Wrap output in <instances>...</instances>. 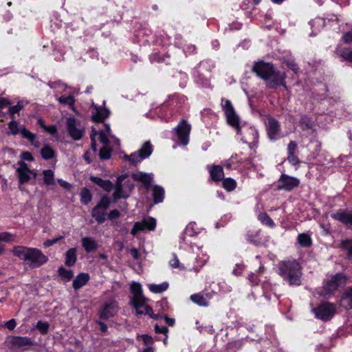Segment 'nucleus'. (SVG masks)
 <instances>
[{"label":"nucleus","mask_w":352,"mask_h":352,"mask_svg":"<svg viewBox=\"0 0 352 352\" xmlns=\"http://www.w3.org/2000/svg\"><path fill=\"white\" fill-rule=\"evenodd\" d=\"M12 252L14 256L31 269L38 268L48 261V257L36 248L17 245L13 248Z\"/></svg>","instance_id":"nucleus-1"},{"label":"nucleus","mask_w":352,"mask_h":352,"mask_svg":"<svg viewBox=\"0 0 352 352\" xmlns=\"http://www.w3.org/2000/svg\"><path fill=\"white\" fill-rule=\"evenodd\" d=\"M253 71L265 81L266 85L270 88L285 86V74L276 70L271 63L263 61L256 63L253 67Z\"/></svg>","instance_id":"nucleus-2"},{"label":"nucleus","mask_w":352,"mask_h":352,"mask_svg":"<svg viewBox=\"0 0 352 352\" xmlns=\"http://www.w3.org/2000/svg\"><path fill=\"white\" fill-rule=\"evenodd\" d=\"M278 274L290 285L301 284L302 267L295 259L282 261L278 265Z\"/></svg>","instance_id":"nucleus-3"},{"label":"nucleus","mask_w":352,"mask_h":352,"mask_svg":"<svg viewBox=\"0 0 352 352\" xmlns=\"http://www.w3.org/2000/svg\"><path fill=\"white\" fill-rule=\"evenodd\" d=\"M8 129L10 134L16 135L20 134L22 138L27 139L34 146L38 148L40 146V142L36 139V135L29 130L25 126L20 125L19 122L12 119L8 124Z\"/></svg>","instance_id":"nucleus-4"},{"label":"nucleus","mask_w":352,"mask_h":352,"mask_svg":"<svg viewBox=\"0 0 352 352\" xmlns=\"http://www.w3.org/2000/svg\"><path fill=\"white\" fill-rule=\"evenodd\" d=\"M110 126L109 124L104 125V129L101 130L99 135V140L104 146L100 148L99 152L100 157L102 160H108L111 155V149L109 147L110 142L109 138L114 140L116 143L119 145V140L114 136H110Z\"/></svg>","instance_id":"nucleus-5"},{"label":"nucleus","mask_w":352,"mask_h":352,"mask_svg":"<svg viewBox=\"0 0 352 352\" xmlns=\"http://www.w3.org/2000/svg\"><path fill=\"white\" fill-rule=\"evenodd\" d=\"M221 105L226 117L227 122L236 129L237 133H240L241 129L239 123V118L234 111L231 102L227 99H222Z\"/></svg>","instance_id":"nucleus-6"},{"label":"nucleus","mask_w":352,"mask_h":352,"mask_svg":"<svg viewBox=\"0 0 352 352\" xmlns=\"http://www.w3.org/2000/svg\"><path fill=\"white\" fill-rule=\"evenodd\" d=\"M153 152V146L150 142H146L138 151L129 155H125L124 158L129 160L132 164H137L143 160L148 157Z\"/></svg>","instance_id":"nucleus-7"},{"label":"nucleus","mask_w":352,"mask_h":352,"mask_svg":"<svg viewBox=\"0 0 352 352\" xmlns=\"http://www.w3.org/2000/svg\"><path fill=\"white\" fill-rule=\"evenodd\" d=\"M16 172L19 178V186L28 182L32 177L35 179L37 176V170L30 169L28 164L23 161L17 162Z\"/></svg>","instance_id":"nucleus-8"},{"label":"nucleus","mask_w":352,"mask_h":352,"mask_svg":"<svg viewBox=\"0 0 352 352\" xmlns=\"http://www.w3.org/2000/svg\"><path fill=\"white\" fill-rule=\"evenodd\" d=\"M316 318L323 321L329 320L336 313V306L333 303L323 302L313 309Z\"/></svg>","instance_id":"nucleus-9"},{"label":"nucleus","mask_w":352,"mask_h":352,"mask_svg":"<svg viewBox=\"0 0 352 352\" xmlns=\"http://www.w3.org/2000/svg\"><path fill=\"white\" fill-rule=\"evenodd\" d=\"M265 126L267 137L271 141H276L283 137L280 124L275 118H267Z\"/></svg>","instance_id":"nucleus-10"},{"label":"nucleus","mask_w":352,"mask_h":352,"mask_svg":"<svg viewBox=\"0 0 352 352\" xmlns=\"http://www.w3.org/2000/svg\"><path fill=\"white\" fill-rule=\"evenodd\" d=\"M346 276L341 273L333 276L330 280H327L324 285V294H328L336 291L338 287L346 283Z\"/></svg>","instance_id":"nucleus-11"},{"label":"nucleus","mask_w":352,"mask_h":352,"mask_svg":"<svg viewBox=\"0 0 352 352\" xmlns=\"http://www.w3.org/2000/svg\"><path fill=\"white\" fill-rule=\"evenodd\" d=\"M300 184V180L286 174H282L277 182V189L291 191Z\"/></svg>","instance_id":"nucleus-12"},{"label":"nucleus","mask_w":352,"mask_h":352,"mask_svg":"<svg viewBox=\"0 0 352 352\" xmlns=\"http://www.w3.org/2000/svg\"><path fill=\"white\" fill-rule=\"evenodd\" d=\"M190 129V125L188 124L184 120H182L179 124L173 129L175 135L177 136L178 140L184 146L188 144Z\"/></svg>","instance_id":"nucleus-13"},{"label":"nucleus","mask_w":352,"mask_h":352,"mask_svg":"<svg viewBox=\"0 0 352 352\" xmlns=\"http://www.w3.org/2000/svg\"><path fill=\"white\" fill-rule=\"evenodd\" d=\"M156 226V221L153 217L144 218L141 221L135 222L131 231L133 236H135L139 232L145 230H154Z\"/></svg>","instance_id":"nucleus-14"},{"label":"nucleus","mask_w":352,"mask_h":352,"mask_svg":"<svg viewBox=\"0 0 352 352\" xmlns=\"http://www.w3.org/2000/svg\"><path fill=\"white\" fill-rule=\"evenodd\" d=\"M67 127L69 135L76 140L81 139L84 132L80 123L74 118L69 117L67 120Z\"/></svg>","instance_id":"nucleus-15"},{"label":"nucleus","mask_w":352,"mask_h":352,"mask_svg":"<svg viewBox=\"0 0 352 352\" xmlns=\"http://www.w3.org/2000/svg\"><path fill=\"white\" fill-rule=\"evenodd\" d=\"M9 346L14 350L23 349L33 344L32 340L28 337L12 336L8 339Z\"/></svg>","instance_id":"nucleus-16"},{"label":"nucleus","mask_w":352,"mask_h":352,"mask_svg":"<svg viewBox=\"0 0 352 352\" xmlns=\"http://www.w3.org/2000/svg\"><path fill=\"white\" fill-rule=\"evenodd\" d=\"M342 40L346 44L352 45V30L342 36ZM336 54L344 59L352 63V50L348 48L339 47L336 49Z\"/></svg>","instance_id":"nucleus-17"},{"label":"nucleus","mask_w":352,"mask_h":352,"mask_svg":"<svg viewBox=\"0 0 352 352\" xmlns=\"http://www.w3.org/2000/svg\"><path fill=\"white\" fill-rule=\"evenodd\" d=\"M118 311V304L115 300H109L105 302L99 311L100 317L102 319H109L113 317Z\"/></svg>","instance_id":"nucleus-18"},{"label":"nucleus","mask_w":352,"mask_h":352,"mask_svg":"<svg viewBox=\"0 0 352 352\" xmlns=\"http://www.w3.org/2000/svg\"><path fill=\"white\" fill-rule=\"evenodd\" d=\"M132 303L135 309L137 315H148L151 318H157V315L153 314L152 308L146 305V299L142 300L140 302H133Z\"/></svg>","instance_id":"nucleus-19"},{"label":"nucleus","mask_w":352,"mask_h":352,"mask_svg":"<svg viewBox=\"0 0 352 352\" xmlns=\"http://www.w3.org/2000/svg\"><path fill=\"white\" fill-rule=\"evenodd\" d=\"M331 217L346 225L352 226V210L344 211L340 210L331 214Z\"/></svg>","instance_id":"nucleus-20"},{"label":"nucleus","mask_w":352,"mask_h":352,"mask_svg":"<svg viewBox=\"0 0 352 352\" xmlns=\"http://www.w3.org/2000/svg\"><path fill=\"white\" fill-rule=\"evenodd\" d=\"M210 176L212 181L218 182L221 181L224 177L223 169L219 165H211L207 166Z\"/></svg>","instance_id":"nucleus-21"},{"label":"nucleus","mask_w":352,"mask_h":352,"mask_svg":"<svg viewBox=\"0 0 352 352\" xmlns=\"http://www.w3.org/2000/svg\"><path fill=\"white\" fill-rule=\"evenodd\" d=\"M109 116V111L105 107H94V111L92 112L91 118L94 122H101Z\"/></svg>","instance_id":"nucleus-22"},{"label":"nucleus","mask_w":352,"mask_h":352,"mask_svg":"<svg viewBox=\"0 0 352 352\" xmlns=\"http://www.w3.org/2000/svg\"><path fill=\"white\" fill-rule=\"evenodd\" d=\"M126 179V175H120L118 177L116 186L115 192L113 195L114 199L116 201L121 198H127L129 194L123 190L122 182Z\"/></svg>","instance_id":"nucleus-23"},{"label":"nucleus","mask_w":352,"mask_h":352,"mask_svg":"<svg viewBox=\"0 0 352 352\" xmlns=\"http://www.w3.org/2000/svg\"><path fill=\"white\" fill-rule=\"evenodd\" d=\"M340 305L346 309H352V287H349L344 292Z\"/></svg>","instance_id":"nucleus-24"},{"label":"nucleus","mask_w":352,"mask_h":352,"mask_svg":"<svg viewBox=\"0 0 352 352\" xmlns=\"http://www.w3.org/2000/svg\"><path fill=\"white\" fill-rule=\"evenodd\" d=\"M82 246L87 252H91L98 248L97 241L92 237H83L81 240Z\"/></svg>","instance_id":"nucleus-25"},{"label":"nucleus","mask_w":352,"mask_h":352,"mask_svg":"<svg viewBox=\"0 0 352 352\" xmlns=\"http://www.w3.org/2000/svg\"><path fill=\"white\" fill-rule=\"evenodd\" d=\"M133 179L136 181L142 182L146 188H148L153 179L152 174L144 173H138L133 175Z\"/></svg>","instance_id":"nucleus-26"},{"label":"nucleus","mask_w":352,"mask_h":352,"mask_svg":"<svg viewBox=\"0 0 352 352\" xmlns=\"http://www.w3.org/2000/svg\"><path fill=\"white\" fill-rule=\"evenodd\" d=\"M89 280V275L87 273L79 274L73 280V287L77 290L86 285Z\"/></svg>","instance_id":"nucleus-27"},{"label":"nucleus","mask_w":352,"mask_h":352,"mask_svg":"<svg viewBox=\"0 0 352 352\" xmlns=\"http://www.w3.org/2000/svg\"><path fill=\"white\" fill-rule=\"evenodd\" d=\"M131 292L133 294L131 302L141 301L145 299L142 294V290L141 285L138 283H133L131 287Z\"/></svg>","instance_id":"nucleus-28"},{"label":"nucleus","mask_w":352,"mask_h":352,"mask_svg":"<svg viewBox=\"0 0 352 352\" xmlns=\"http://www.w3.org/2000/svg\"><path fill=\"white\" fill-rule=\"evenodd\" d=\"M76 248H73L69 249L65 253V264L67 266H73L77 260Z\"/></svg>","instance_id":"nucleus-29"},{"label":"nucleus","mask_w":352,"mask_h":352,"mask_svg":"<svg viewBox=\"0 0 352 352\" xmlns=\"http://www.w3.org/2000/svg\"><path fill=\"white\" fill-rule=\"evenodd\" d=\"M208 294H206V297L203 294L198 293L190 296V300L199 306L207 307L208 306Z\"/></svg>","instance_id":"nucleus-30"},{"label":"nucleus","mask_w":352,"mask_h":352,"mask_svg":"<svg viewBox=\"0 0 352 352\" xmlns=\"http://www.w3.org/2000/svg\"><path fill=\"white\" fill-rule=\"evenodd\" d=\"M153 197L155 204H159L163 201L164 198V190L160 186L153 187Z\"/></svg>","instance_id":"nucleus-31"},{"label":"nucleus","mask_w":352,"mask_h":352,"mask_svg":"<svg viewBox=\"0 0 352 352\" xmlns=\"http://www.w3.org/2000/svg\"><path fill=\"white\" fill-rule=\"evenodd\" d=\"M91 179L93 182L98 184L106 191L109 192L113 188V184L109 180H103L98 177H92Z\"/></svg>","instance_id":"nucleus-32"},{"label":"nucleus","mask_w":352,"mask_h":352,"mask_svg":"<svg viewBox=\"0 0 352 352\" xmlns=\"http://www.w3.org/2000/svg\"><path fill=\"white\" fill-rule=\"evenodd\" d=\"M148 287L149 290L155 294H160L168 288V283L167 282H164L161 284H149L148 285Z\"/></svg>","instance_id":"nucleus-33"},{"label":"nucleus","mask_w":352,"mask_h":352,"mask_svg":"<svg viewBox=\"0 0 352 352\" xmlns=\"http://www.w3.org/2000/svg\"><path fill=\"white\" fill-rule=\"evenodd\" d=\"M297 241L300 246L305 248L310 247L312 244V240L311 236L306 233H302L298 234Z\"/></svg>","instance_id":"nucleus-34"},{"label":"nucleus","mask_w":352,"mask_h":352,"mask_svg":"<svg viewBox=\"0 0 352 352\" xmlns=\"http://www.w3.org/2000/svg\"><path fill=\"white\" fill-rule=\"evenodd\" d=\"M58 101L64 105H67L71 109L74 110L75 98L73 96H61L58 98Z\"/></svg>","instance_id":"nucleus-35"},{"label":"nucleus","mask_w":352,"mask_h":352,"mask_svg":"<svg viewBox=\"0 0 352 352\" xmlns=\"http://www.w3.org/2000/svg\"><path fill=\"white\" fill-rule=\"evenodd\" d=\"M41 154L43 159L48 160L52 159L55 156L54 150L48 144H45L41 150Z\"/></svg>","instance_id":"nucleus-36"},{"label":"nucleus","mask_w":352,"mask_h":352,"mask_svg":"<svg viewBox=\"0 0 352 352\" xmlns=\"http://www.w3.org/2000/svg\"><path fill=\"white\" fill-rule=\"evenodd\" d=\"M92 217L99 223H102L105 221V211L94 207L91 212Z\"/></svg>","instance_id":"nucleus-37"},{"label":"nucleus","mask_w":352,"mask_h":352,"mask_svg":"<svg viewBox=\"0 0 352 352\" xmlns=\"http://www.w3.org/2000/svg\"><path fill=\"white\" fill-rule=\"evenodd\" d=\"M43 181L45 185L51 186L54 185L55 183L54 181V174L52 170H45L43 172Z\"/></svg>","instance_id":"nucleus-38"},{"label":"nucleus","mask_w":352,"mask_h":352,"mask_svg":"<svg viewBox=\"0 0 352 352\" xmlns=\"http://www.w3.org/2000/svg\"><path fill=\"white\" fill-rule=\"evenodd\" d=\"M258 218L262 223H263L270 228H273L275 226V223L273 221V220L265 212L259 214L258 216Z\"/></svg>","instance_id":"nucleus-39"},{"label":"nucleus","mask_w":352,"mask_h":352,"mask_svg":"<svg viewBox=\"0 0 352 352\" xmlns=\"http://www.w3.org/2000/svg\"><path fill=\"white\" fill-rule=\"evenodd\" d=\"M58 274L65 281H69L74 276V274L72 270H68L64 268L63 267H60L58 270Z\"/></svg>","instance_id":"nucleus-40"},{"label":"nucleus","mask_w":352,"mask_h":352,"mask_svg":"<svg viewBox=\"0 0 352 352\" xmlns=\"http://www.w3.org/2000/svg\"><path fill=\"white\" fill-rule=\"evenodd\" d=\"M23 107L24 104L23 101H19L16 105L11 107L8 110V114L10 118L15 119V114L19 113Z\"/></svg>","instance_id":"nucleus-41"},{"label":"nucleus","mask_w":352,"mask_h":352,"mask_svg":"<svg viewBox=\"0 0 352 352\" xmlns=\"http://www.w3.org/2000/svg\"><path fill=\"white\" fill-rule=\"evenodd\" d=\"M236 186V183L232 178H226L223 180V187L228 191L233 190Z\"/></svg>","instance_id":"nucleus-42"},{"label":"nucleus","mask_w":352,"mask_h":352,"mask_svg":"<svg viewBox=\"0 0 352 352\" xmlns=\"http://www.w3.org/2000/svg\"><path fill=\"white\" fill-rule=\"evenodd\" d=\"M91 199L92 195L90 191L86 188H83L80 192V201L84 204H87Z\"/></svg>","instance_id":"nucleus-43"},{"label":"nucleus","mask_w":352,"mask_h":352,"mask_svg":"<svg viewBox=\"0 0 352 352\" xmlns=\"http://www.w3.org/2000/svg\"><path fill=\"white\" fill-rule=\"evenodd\" d=\"M110 204V199L107 196H103L100 201L95 207L105 211L109 207Z\"/></svg>","instance_id":"nucleus-44"},{"label":"nucleus","mask_w":352,"mask_h":352,"mask_svg":"<svg viewBox=\"0 0 352 352\" xmlns=\"http://www.w3.org/2000/svg\"><path fill=\"white\" fill-rule=\"evenodd\" d=\"M169 265L173 268H178L181 270H186L185 266L183 264L180 263L179 258L175 254H173V258L170 260Z\"/></svg>","instance_id":"nucleus-45"},{"label":"nucleus","mask_w":352,"mask_h":352,"mask_svg":"<svg viewBox=\"0 0 352 352\" xmlns=\"http://www.w3.org/2000/svg\"><path fill=\"white\" fill-rule=\"evenodd\" d=\"M138 338L143 342L146 347H153L152 345L153 344V340L151 336L144 334L139 336Z\"/></svg>","instance_id":"nucleus-46"},{"label":"nucleus","mask_w":352,"mask_h":352,"mask_svg":"<svg viewBox=\"0 0 352 352\" xmlns=\"http://www.w3.org/2000/svg\"><path fill=\"white\" fill-rule=\"evenodd\" d=\"M36 328L41 333H46L49 329V324L47 322L38 321L36 324Z\"/></svg>","instance_id":"nucleus-47"},{"label":"nucleus","mask_w":352,"mask_h":352,"mask_svg":"<svg viewBox=\"0 0 352 352\" xmlns=\"http://www.w3.org/2000/svg\"><path fill=\"white\" fill-rule=\"evenodd\" d=\"M14 239V235L8 232H0V241L9 242Z\"/></svg>","instance_id":"nucleus-48"},{"label":"nucleus","mask_w":352,"mask_h":352,"mask_svg":"<svg viewBox=\"0 0 352 352\" xmlns=\"http://www.w3.org/2000/svg\"><path fill=\"white\" fill-rule=\"evenodd\" d=\"M300 125L302 129L305 130V129L311 128V124L310 120L307 117H302L300 121Z\"/></svg>","instance_id":"nucleus-49"},{"label":"nucleus","mask_w":352,"mask_h":352,"mask_svg":"<svg viewBox=\"0 0 352 352\" xmlns=\"http://www.w3.org/2000/svg\"><path fill=\"white\" fill-rule=\"evenodd\" d=\"M287 160L292 165H296L299 163L296 153L287 154Z\"/></svg>","instance_id":"nucleus-50"},{"label":"nucleus","mask_w":352,"mask_h":352,"mask_svg":"<svg viewBox=\"0 0 352 352\" xmlns=\"http://www.w3.org/2000/svg\"><path fill=\"white\" fill-rule=\"evenodd\" d=\"M297 144L294 141H291L287 146V154L296 153Z\"/></svg>","instance_id":"nucleus-51"},{"label":"nucleus","mask_w":352,"mask_h":352,"mask_svg":"<svg viewBox=\"0 0 352 352\" xmlns=\"http://www.w3.org/2000/svg\"><path fill=\"white\" fill-rule=\"evenodd\" d=\"M21 161H29V162H32L34 160V157L32 155L31 153L30 152H23L21 154Z\"/></svg>","instance_id":"nucleus-52"},{"label":"nucleus","mask_w":352,"mask_h":352,"mask_svg":"<svg viewBox=\"0 0 352 352\" xmlns=\"http://www.w3.org/2000/svg\"><path fill=\"white\" fill-rule=\"evenodd\" d=\"M155 330L156 333H163L165 336H166V334L168 333V328L166 327H165V326H160V325H159L157 324H156L155 325Z\"/></svg>","instance_id":"nucleus-53"},{"label":"nucleus","mask_w":352,"mask_h":352,"mask_svg":"<svg viewBox=\"0 0 352 352\" xmlns=\"http://www.w3.org/2000/svg\"><path fill=\"white\" fill-rule=\"evenodd\" d=\"M63 239V236H60L57 238H55V239H47L46 240L45 242H44V245L45 247H50V246H52L53 245H54L55 243H56L59 240Z\"/></svg>","instance_id":"nucleus-54"},{"label":"nucleus","mask_w":352,"mask_h":352,"mask_svg":"<svg viewBox=\"0 0 352 352\" xmlns=\"http://www.w3.org/2000/svg\"><path fill=\"white\" fill-rule=\"evenodd\" d=\"M96 134H97V133L95 131V129H93L92 130V133L90 135V138H91V148L94 150V151H96V150H97L96 142Z\"/></svg>","instance_id":"nucleus-55"},{"label":"nucleus","mask_w":352,"mask_h":352,"mask_svg":"<svg viewBox=\"0 0 352 352\" xmlns=\"http://www.w3.org/2000/svg\"><path fill=\"white\" fill-rule=\"evenodd\" d=\"M5 326L9 330H13L16 326V320L14 319H11L5 323Z\"/></svg>","instance_id":"nucleus-56"},{"label":"nucleus","mask_w":352,"mask_h":352,"mask_svg":"<svg viewBox=\"0 0 352 352\" xmlns=\"http://www.w3.org/2000/svg\"><path fill=\"white\" fill-rule=\"evenodd\" d=\"M120 216V212L118 210H111L108 215L109 219H115L118 218Z\"/></svg>","instance_id":"nucleus-57"},{"label":"nucleus","mask_w":352,"mask_h":352,"mask_svg":"<svg viewBox=\"0 0 352 352\" xmlns=\"http://www.w3.org/2000/svg\"><path fill=\"white\" fill-rule=\"evenodd\" d=\"M44 130L51 135H54L57 132L56 128L54 125L46 126Z\"/></svg>","instance_id":"nucleus-58"},{"label":"nucleus","mask_w":352,"mask_h":352,"mask_svg":"<svg viewBox=\"0 0 352 352\" xmlns=\"http://www.w3.org/2000/svg\"><path fill=\"white\" fill-rule=\"evenodd\" d=\"M287 67L290 69L294 71L295 73H297V72L298 70V65L296 64L295 62H294V61L287 62Z\"/></svg>","instance_id":"nucleus-59"},{"label":"nucleus","mask_w":352,"mask_h":352,"mask_svg":"<svg viewBox=\"0 0 352 352\" xmlns=\"http://www.w3.org/2000/svg\"><path fill=\"white\" fill-rule=\"evenodd\" d=\"M10 104L9 100L6 98H0V109L4 108L6 106Z\"/></svg>","instance_id":"nucleus-60"},{"label":"nucleus","mask_w":352,"mask_h":352,"mask_svg":"<svg viewBox=\"0 0 352 352\" xmlns=\"http://www.w3.org/2000/svg\"><path fill=\"white\" fill-rule=\"evenodd\" d=\"M58 182L63 188L65 189H69L71 187V185L63 179H58Z\"/></svg>","instance_id":"nucleus-61"},{"label":"nucleus","mask_w":352,"mask_h":352,"mask_svg":"<svg viewBox=\"0 0 352 352\" xmlns=\"http://www.w3.org/2000/svg\"><path fill=\"white\" fill-rule=\"evenodd\" d=\"M130 252H131V254L134 259L139 258V252L136 248L131 249Z\"/></svg>","instance_id":"nucleus-62"},{"label":"nucleus","mask_w":352,"mask_h":352,"mask_svg":"<svg viewBox=\"0 0 352 352\" xmlns=\"http://www.w3.org/2000/svg\"><path fill=\"white\" fill-rule=\"evenodd\" d=\"M164 320H165L166 322L169 326H173L175 324V321L174 318H168L167 316H164Z\"/></svg>","instance_id":"nucleus-63"},{"label":"nucleus","mask_w":352,"mask_h":352,"mask_svg":"<svg viewBox=\"0 0 352 352\" xmlns=\"http://www.w3.org/2000/svg\"><path fill=\"white\" fill-rule=\"evenodd\" d=\"M250 133L253 135V141L254 142L255 140H257L258 139V133L256 130L253 129H249Z\"/></svg>","instance_id":"nucleus-64"}]
</instances>
